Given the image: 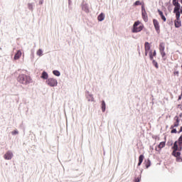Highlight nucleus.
Listing matches in <instances>:
<instances>
[{
    "label": "nucleus",
    "instance_id": "f257e3e1",
    "mask_svg": "<svg viewBox=\"0 0 182 182\" xmlns=\"http://www.w3.org/2000/svg\"><path fill=\"white\" fill-rule=\"evenodd\" d=\"M17 80L19 83H21V85H29L30 83H32V78H31V76L25 74L19 75Z\"/></svg>",
    "mask_w": 182,
    "mask_h": 182
},
{
    "label": "nucleus",
    "instance_id": "f03ea898",
    "mask_svg": "<svg viewBox=\"0 0 182 182\" xmlns=\"http://www.w3.org/2000/svg\"><path fill=\"white\" fill-rule=\"evenodd\" d=\"M139 25H140V21H137L134 22V23L133 25L132 30V33H137L141 32V31H143V28H144V26L140 25L139 26Z\"/></svg>",
    "mask_w": 182,
    "mask_h": 182
},
{
    "label": "nucleus",
    "instance_id": "7ed1b4c3",
    "mask_svg": "<svg viewBox=\"0 0 182 182\" xmlns=\"http://www.w3.org/2000/svg\"><path fill=\"white\" fill-rule=\"evenodd\" d=\"M46 84L50 87H55L58 86V80L55 78H48L46 80Z\"/></svg>",
    "mask_w": 182,
    "mask_h": 182
},
{
    "label": "nucleus",
    "instance_id": "20e7f679",
    "mask_svg": "<svg viewBox=\"0 0 182 182\" xmlns=\"http://www.w3.org/2000/svg\"><path fill=\"white\" fill-rule=\"evenodd\" d=\"M165 49H166V43H164V42L160 43L159 51L162 58H164V56H166V52H164Z\"/></svg>",
    "mask_w": 182,
    "mask_h": 182
},
{
    "label": "nucleus",
    "instance_id": "39448f33",
    "mask_svg": "<svg viewBox=\"0 0 182 182\" xmlns=\"http://www.w3.org/2000/svg\"><path fill=\"white\" fill-rule=\"evenodd\" d=\"M12 157H14V153L12 151H7L4 155V159L5 160H12Z\"/></svg>",
    "mask_w": 182,
    "mask_h": 182
},
{
    "label": "nucleus",
    "instance_id": "423d86ee",
    "mask_svg": "<svg viewBox=\"0 0 182 182\" xmlns=\"http://www.w3.org/2000/svg\"><path fill=\"white\" fill-rule=\"evenodd\" d=\"M153 23L155 28V31H156L157 33H160V23H159V21H157L156 18H154Z\"/></svg>",
    "mask_w": 182,
    "mask_h": 182
},
{
    "label": "nucleus",
    "instance_id": "0eeeda50",
    "mask_svg": "<svg viewBox=\"0 0 182 182\" xmlns=\"http://www.w3.org/2000/svg\"><path fill=\"white\" fill-rule=\"evenodd\" d=\"M82 10L84 11V12H85V14H89V12L90 11V10L89 9V5H87V4H82Z\"/></svg>",
    "mask_w": 182,
    "mask_h": 182
},
{
    "label": "nucleus",
    "instance_id": "6e6552de",
    "mask_svg": "<svg viewBox=\"0 0 182 182\" xmlns=\"http://www.w3.org/2000/svg\"><path fill=\"white\" fill-rule=\"evenodd\" d=\"M166 146V141H161L158 145V147H156L155 150L156 151H160L164 147Z\"/></svg>",
    "mask_w": 182,
    "mask_h": 182
},
{
    "label": "nucleus",
    "instance_id": "1a4fd4ad",
    "mask_svg": "<svg viewBox=\"0 0 182 182\" xmlns=\"http://www.w3.org/2000/svg\"><path fill=\"white\" fill-rule=\"evenodd\" d=\"M173 5L175 6L173 9V12H180V9L181 8L180 3H173Z\"/></svg>",
    "mask_w": 182,
    "mask_h": 182
},
{
    "label": "nucleus",
    "instance_id": "9d476101",
    "mask_svg": "<svg viewBox=\"0 0 182 182\" xmlns=\"http://www.w3.org/2000/svg\"><path fill=\"white\" fill-rule=\"evenodd\" d=\"M86 97H87V99L88 100V102H95V98L93 97V95L90 94L89 91L87 92Z\"/></svg>",
    "mask_w": 182,
    "mask_h": 182
},
{
    "label": "nucleus",
    "instance_id": "9b49d317",
    "mask_svg": "<svg viewBox=\"0 0 182 182\" xmlns=\"http://www.w3.org/2000/svg\"><path fill=\"white\" fill-rule=\"evenodd\" d=\"M21 56H22V52L21 51V50H18L17 51V53H16L14 55V60H18V59H19Z\"/></svg>",
    "mask_w": 182,
    "mask_h": 182
},
{
    "label": "nucleus",
    "instance_id": "f8f14e48",
    "mask_svg": "<svg viewBox=\"0 0 182 182\" xmlns=\"http://www.w3.org/2000/svg\"><path fill=\"white\" fill-rule=\"evenodd\" d=\"M159 14L161 16V18L164 22H166L167 21V18H166V16L163 14V11H161L160 9L158 10Z\"/></svg>",
    "mask_w": 182,
    "mask_h": 182
},
{
    "label": "nucleus",
    "instance_id": "ddd939ff",
    "mask_svg": "<svg viewBox=\"0 0 182 182\" xmlns=\"http://www.w3.org/2000/svg\"><path fill=\"white\" fill-rule=\"evenodd\" d=\"M41 79H44V80H48V77H49V75H48V73L46 71H43L41 76Z\"/></svg>",
    "mask_w": 182,
    "mask_h": 182
},
{
    "label": "nucleus",
    "instance_id": "4468645a",
    "mask_svg": "<svg viewBox=\"0 0 182 182\" xmlns=\"http://www.w3.org/2000/svg\"><path fill=\"white\" fill-rule=\"evenodd\" d=\"M141 15H142V18H143L144 22H147L149 21V18L147 16V12L146 11H142Z\"/></svg>",
    "mask_w": 182,
    "mask_h": 182
},
{
    "label": "nucleus",
    "instance_id": "2eb2a0df",
    "mask_svg": "<svg viewBox=\"0 0 182 182\" xmlns=\"http://www.w3.org/2000/svg\"><path fill=\"white\" fill-rule=\"evenodd\" d=\"M172 156L174 157H180V156H181V153L178 151V150H173L172 152Z\"/></svg>",
    "mask_w": 182,
    "mask_h": 182
},
{
    "label": "nucleus",
    "instance_id": "dca6fc26",
    "mask_svg": "<svg viewBox=\"0 0 182 182\" xmlns=\"http://www.w3.org/2000/svg\"><path fill=\"white\" fill-rule=\"evenodd\" d=\"M178 124H180V119H178V117H176V121L174 124L171 127V129H174V127H178Z\"/></svg>",
    "mask_w": 182,
    "mask_h": 182
},
{
    "label": "nucleus",
    "instance_id": "f3484780",
    "mask_svg": "<svg viewBox=\"0 0 182 182\" xmlns=\"http://www.w3.org/2000/svg\"><path fill=\"white\" fill-rule=\"evenodd\" d=\"M144 160V155L141 154L139 156V163H138V166H141V163H143V161Z\"/></svg>",
    "mask_w": 182,
    "mask_h": 182
},
{
    "label": "nucleus",
    "instance_id": "a211bd4d",
    "mask_svg": "<svg viewBox=\"0 0 182 182\" xmlns=\"http://www.w3.org/2000/svg\"><path fill=\"white\" fill-rule=\"evenodd\" d=\"M174 23H175V28H180V26H181V21H180V19L175 20Z\"/></svg>",
    "mask_w": 182,
    "mask_h": 182
},
{
    "label": "nucleus",
    "instance_id": "6ab92c4d",
    "mask_svg": "<svg viewBox=\"0 0 182 182\" xmlns=\"http://www.w3.org/2000/svg\"><path fill=\"white\" fill-rule=\"evenodd\" d=\"M97 19L100 22H102V21H105V14L103 13H101L98 17H97Z\"/></svg>",
    "mask_w": 182,
    "mask_h": 182
},
{
    "label": "nucleus",
    "instance_id": "aec40b11",
    "mask_svg": "<svg viewBox=\"0 0 182 182\" xmlns=\"http://www.w3.org/2000/svg\"><path fill=\"white\" fill-rule=\"evenodd\" d=\"M27 6L29 9V11H31V12L33 11V6H35V3H28L27 4Z\"/></svg>",
    "mask_w": 182,
    "mask_h": 182
},
{
    "label": "nucleus",
    "instance_id": "412c9836",
    "mask_svg": "<svg viewBox=\"0 0 182 182\" xmlns=\"http://www.w3.org/2000/svg\"><path fill=\"white\" fill-rule=\"evenodd\" d=\"M101 107H102V111L103 112H106V102H105V100L102 101V104H101Z\"/></svg>",
    "mask_w": 182,
    "mask_h": 182
},
{
    "label": "nucleus",
    "instance_id": "4be33fe9",
    "mask_svg": "<svg viewBox=\"0 0 182 182\" xmlns=\"http://www.w3.org/2000/svg\"><path fill=\"white\" fill-rule=\"evenodd\" d=\"M144 46H145V50H148V51L150 50L151 48L149 42H145Z\"/></svg>",
    "mask_w": 182,
    "mask_h": 182
},
{
    "label": "nucleus",
    "instance_id": "5701e85b",
    "mask_svg": "<svg viewBox=\"0 0 182 182\" xmlns=\"http://www.w3.org/2000/svg\"><path fill=\"white\" fill-rule=\"evenodd\" d=\"M172 149H173V150H178V142L177 141L174 142Z\"/></svg>",
    "mask_w": 182,
    "mask_h": 182
},
{
    "label": "nucleus",
    "instance_id": "b1692460",
    "mask_svg": "<svg viewBox=\"0 0 182 182\" xmlns=\"http://www.w3.org/2000/svg\"><path fill=\"white\" fill-rule=\"evenodd\" d=\"M53 74L55 75V76H60V72H59V70H55L53 71Z\"/></svg>",
    "mask_w": 182,
    "mask_h": 182
},
{
    "label": "nucleus",
    "instance_id": "393cba45",
    "mask_svg": "<svg viewBox=\"0 0 182 182\" xmlns=\"http://www.w3.org/2000/svg\"><path fill=\"white\" fill-rule=\"evenodd\" d=\"M38 56H42L43 55V50L42 49H38L37 53H36Z\"/></svg>",
    "mask_w": 182,
    "mask_h": 182
},
{
    "label": "nucleus",
    "instance_id": "a878e982",
    "mask_svg": "<svg viewBox=\"0 0 182 182\" xmlns=\"http://www.w3.org/2000/svg\"><path fill=\"white\" fill-rule=\"evenodd\" d=\"M173 14H176V18L178 21H180V11H173Z\"/></svg>",
    "mask_w": 182,
    "mask_h": 182
},
{
    "label": "nucleus",
    "instance_id": "bb28decb",
    "mask_svg": "<svg viewBox=\"0 0 182 182\" xmlns=\"http://www.w3.org/2000/svg\"><path fill=\"white\" fill-rule=\"evenodd\" d=\"M152 64L156 69H159V63L155 60H152Z\"/></svg>",
    "mask_w": 182,
    "mask_h": 182
},
{
    "label": "nucleus",
    "instance_id": "cd10ccee",
    "mask_svg": "<svg viewBox=\"0 0 182 182\" xmlns=\"http://www.w3.org/2000/svg\"><path fill=\"white\" fill-rule=\"evenodd\" d=\"M146 168H149L150 166H151V162L150 161V159H148L147 161L145 164Z\"/></svg>",
    "mask_w": 182,
    "mask_h": 182
},
{
    "label": "nucleus",
    "instance_id": "c85d7f7f",
    "mask_svg": "<svg viewBox=\"0 0 182 182\" xmlns=\"http://www.w3.org/2000/svg\"><path fill=\"white\" fill-rule=\"evenodd\" d=\"M149 59H150V60H154V59H153V56H154V55H153V52L151 50V51H149Z\"/></svg>",
    "mask_w": 182,
    "mask_h": 182
},
{
    "label": "nucleus",
    "instance_id": "c756f323",
    "mask_svg": "<svg viewBox=\"0 0 182 182\" xmlns=\"http://www.w3.org/2000/svg\"><path fill=\"white\" fill-rule=\"evenodd\" d=\"M138 5H142L141 1H136L134 2V6H138Z\"/></svg>",
    "mask_w": 182,
    "mask_h": 182
},
{
    "label": "nucleus",
    "instance_id": "7c9ffc66",
    "mask_svg": "<svg viewBox=\"0 0 182 182\" xmlns=\"http://www.w3.org/2000/svg\"><path fill=\"white\" fill-rule=\"evenodd\" d=\"M176 161H178V163H181L182 161L181 156H176Z\"/></svg>",
    "mask_w": 182,
    "mask_h": 182
},
{
    "label": "nucleus",
    "instance_id": "2f4dec72",
    "mask_svg": "<svg viewBox=\"0 0 182 182\" xmlns=\"http://www.w3.org/2000/svg\"><path fill=\"white\" fill-rule=\"evenodd\" d=\"M18 130H14V131H13V132H11V134L13 135V136H16V134H18Z\"/></svg>",
    "mask_w": 182,
    "mask_h": 182
},
{
    "label": "nucleus",
    "instance_id": "473e14b6",
    "mask_svg": "<svg viewBox=\"0 0 182 182\" xmlns=\"http://www.w3.org/2000/svg\"><path fill=\"white\" fill-rule=\"evenodd\" d=\"M141 5V12H146V8L144 7V4L143 3V4Z\"/></svg>",
    "mask_w": 182,
    "mask_h": 182
},
{
    "label": "nucleus",
    "instance_id": "72a5a7b5",
    "mask_svg": "<svg viewBox=\"0 0 182 182\" xmlns=\"http://www.w3.org/2000/svg\"><path fill=\"white\" fill-rule=\"evenodd\" d=\"M35 58V50H31V58Z\"/></svg>",
    "mask_w": 182,
    "mask_h": 182
},
{
    "label": "nucleus",
    "instance_id": "f704fd0d",
    "mask_svg": "<svg viewBox=\"0 0 182 182\" xmlns=\"http://www.w3.org/2000/svg\"><path fill=\"white\" fill-rule=\"evenodd\" d=\"M178 144L181 145V143H182V137H181V136H180V137L178 138Z\"/></svg>",
    "mask_w": 182,
    "mask_h": 182
},
{
    "label": "nucleus",
    "instance_id": "c9c22d12",
    "mask_svg": "<svg viewBox=\"0 0 182 182\" xmlns=\"http://www.w3.org/2000/svg\"><path fill=\"white\" fill-rule=\"evenodd\" d=\"M173 129L171 131V133H177V129L172 128Z\"/></svg>",
    "mask_w": 182,
    "mask_h": 182
},
{
    "label": "nucleus",
    "instance_id": "e433bc0d",
    "mask_svg": "<svg viewBox=\"0 0 182 182\" xmlns=\"http://www.w3.org/2000/svg\"><path fill=\"white\" fill-rule=\"evenodd\" d=\"M179 145V146H178V151H181V150H182V145L181 144H178Z\"/></svg>",
    "mask_w": 182,
    "mask_h": 182
},
{
    "label": "nucleus",
    "instance_id": "4c0bfd02",
    "mask_svg": "<svg viewBox=\"0 0 182 182\" xmlns=\"http://www.w3.org/2000/svg\"><path fill=\"white\" fill-rule=\"evenodd\" d=\"M173 75H174L175 76H178V75H179L178 71H175V72L173 73Z\"/></svg>",
    "mask_w": 182,
    "mask_h": 182
},
{
    "label": "nucleus",
    "instance_id": "58836bf2",
    "mask_svg": "<svg viewBox=\"0 0 182 182\" xmlns=\"http://www.w3.org/2000/svg\"><path fill=\"white\" fill-rule=\"evenodd\" d=\"M134 182H140V178H135Z\"/></svg>",
    "mask_w": 182,
    "mask_h": 182
},
{
    "label": "nucleus",
    "instance_id": "ea45409f",
    "mask_svg": "<svg viewBox=\"0 0 182 182\" xmlns=\"http://www.w3.org/2000/svg\"><path fill=\"white\" fill-rule=\"evenodd\" d=\"M178 3V0H172V4H177Z\"/></svg>",
    "mask_w": 182,
    "mask_h": 182
},
{
    "label": "nucleus",
    "instance_id": "a19ab883",
    "mask_svg": "<svg viewBox=\"0 0 182 182\" xmlns=\"http://www.w3.org/2000/svg\"><path fill=\"white\" fill-rule=\"evenodd\" d=\"M157 55V53L156 52V50H154L152 55L156 56Z\"/></svg>",
    "mask_w": 182,
    "mask_h": 182
},
{
    "label": "nucleus",
    "instance_id": "79ce46f5",
    "mask_svg": "<svg viewBox=\"0 0 182 182\" xmlns=\"http://www.w3.org/2000/svg\"><path fill=\"white\" fill-rule=\"evenodd\" d=\"M148 53H149V51L148 50H145V56H147Z\"/></svg>",
    "mask_w": 182,
    "mask_h": 182
},
{
    "label": "nucleus",
    "instance_id": "37998d69",
    "mask_svg": "<svg viewBox=\"0 0 182 182\" xmlns=\"http://www.w3.org/2000/svg\"><path fill=\"white\" fill-rule=\"evenodd\" d=\"M181 132H182V127H180V130L178 133H181Z\"/></svg>",
    "mask_w": 182,
    "mask_h": 182
},
{
    "label": "nucleus",
    "instance_id": "c03bdc74",
    "mask_svg": "<svg viewBox=\"0 0 182 182\" xmlns=\"http://www.w3.org/2000/svg\"><path fill=\"white\" fill-rule=\"evenodd\" d=\"M72 4V0H68V4L70 5Z\"/></svg>",
    "mask_w": 182,
    "mask_h": 182
},
{
    "label": "nucleus",
    "instance_id": "a18cd8bd",
    "mask_svg": "<svg viewBox=\"0 0 182 182\" xmlns=\"http://www.w3.org/2000/svg\"><path fill=\"white\" fill-rule=\"evenodd\" d=\"M182 95L178 96V100H181Z\"/></svg>",
    "mask_w": 182,
    "mask_h": 182
},
{
    "label": "nucleus",
    "instance_id": "49530a36",
    "mask_svg": "<svg viewBox=\"0 0 182 182\" xmlns=\"http://www.w3.org/2000/svg\"><path fill=\"white\" fill-rule=\"evenodd\" d=\"M39 4H40V5H42V4H43V1H40Z\"/></svg>",
    "mask_w": 182,
    "mask_h": 182
},
{
    "label": "nucleus",
    "instance_id": "de8ad7c7",
    "mask_svg": "<svg viewBox=\"0 0 182 182\" xmlns=\"http://www.w3.org/2000/svg\"><path fill=\"white\" fill-rule=\"evenodd\" d=\"M180 13L182 14V6H181V9H180Z\"/></svg>",
    "mask_w": 182,
    "mask_h": 182
},
{
    "label": "nucleus",
    "instance_id": "09e8293b",
    "mask_svg": "<svg viewBox=\"0 0 182 182\" xmlns=\"http://www.w3.org/2000/svg\"><path fill=\"white\" fill-rule=\"evenodd\" d=\"M181 4H182V0H181Z\"/></svg>",
    "mask_w": 182,
    "mask_h": 182
},
{
    "label": "nucleus",
    "instance_id": "8fccbe9b",
    "mask_svg": "<svg viewBox=\"0 0 182 182\" xmlns=\"http://www.w3.org/2000/svg\"><path fill=\"white\" fill-rule=\"evenodd\" d=\"M139 55H140V52H139Z\"/></svg>",
    "mask_w": 182,
    "mask_h": 182
},
{
    "label": "nucleus",
    "instance_id": "3c124183",
    "mask_svg": "<svg viewBox=\"0 0 182 182\" xmlns=\"http://www.w3.org/2000/svg\"><path fill=\"white\" fill-rule=\"evenodd\" d=\"M181 95L182 96V91H181Z\"/></svg>",
    "mask_w": 182,
    "mask_h": 182
}]
</instances>
